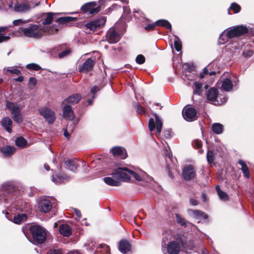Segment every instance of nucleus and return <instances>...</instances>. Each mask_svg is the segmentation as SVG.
Listing matches in <instances>:
<instances>
[{
    "label": "nucleus",
    "instance_id": "f257e3e1",
    "mask_svg": "<svg viewBox=\"0 0 254 254\" xmlns=\"http://www.w3.org/2000/svg\"><path fill=\"white\" fill-rule=\"evenodd\" d=\"M180 250L179 244L176 241L171 231L163 233L161 250L164 254H178Z\"/></svg>",
    "mask_w": 254,
    "mask_h": 254
},
{
    "label": "nucleus",
    "instance_id": "f03ea898",
    "mask_svg": "<svg viewBox=\"0 0 254 254\" xmlns=\"http://www.w3.org/2000/svg\"><path fill=\"white\" fill-rule=\"evenodd\" d=\"M130 174L136 180L140 181L148 177V175L144 172H141V175H138L133 171L130 170L125 167H119L114 171L112 175L114 179L120 181H127L130 179Z\"/></svg>",
    "mask_w": 254,
    "mask_h": 254
},
{
    "label": "nucleus",
    "instance_id": "7ed1b4c3",
    "mask_svg": "<svg viewBox=\"0 0 254 254\" xmlns=\"http://www.w3.org/2000/svg\"><path fill=\"white\" fill-rule=\"evenodd\" d=\"M16 191L13 184L10 182L2 184L0 188V201L7 203L12 199Z\"/></svg>",
    "mask_w": 254,
    "mask_h": 254
},
{
    "label": "nucleus",
    "instance_id": "20e7f679",
    "mask_svg": "<svg viewBox=\"0 0 254 254\" xmlns=\"http://www.w3.org/2000/svg\"><path fill=\"white\" fill-rule=\"evenodd\" d=\"M20 29L22 31L25 37L36 39L42 37L47 31L46 28L36 24H33L28 28H20Z\"/></svg>",
    "mask_w": 254,
    "mask_h": 254
},
{
    "label": "nucleus",
    "instance_id": "39448f33",
    "mask_svg": "<svg viewBox=\"0 0 254 254\" xmlns=\"http://www.w3.org/2000/svg\"><path fill=\"white\" fill-rule=\"evenodd\" d=\"M30 231L33 239L38 244L43 243L46 240L48 231L39 225H33L30 227Z\"/></svg>",
    "mask_w": 254,
    "mask_h": 254
},
{
    "label": "nucleus",
    "instance_id": "423d86ee",
    "mask_svg": "<svg viewBox=\"0 0 254 254\" xmlns=\"http://www.w3.org/2000/svg\"><path fill=\"white\" fill-rule=\"evenodd\" d=\"M6 108L10 111L12 118L15 122L20 123L22 122V116L21 114V107L16 103L7 101Z\"/></svg>",
    "mask_w": 254,
    "mask_h": 254
},
{
    "label": "nucleus",
    "instance_id": "0eeeda50",
    "mask_svg": "<svg viewBox=\"0 0 254 254\" xmlns=\"http://www.w3.org/2000/svg\"><path fill=\"white\" fill-rule=\"evenodd\" d=\"M80 9L84 13L91 15L96 14L100 10V6L95 1L85 3L81 7Z\"/></svg>",
    "mask_w": 254,
    "mask_h": 254
},
{
    "label": "nucleus",
    "instance_id": "6e6552de",
    "mask_svg": "<svg viewBox=\"0 0 254 254\" xmlns=\"http://www.w3.org/2000/svg\"><path fill=\"white\" fill-rule=\"evenodd\" d=\"M154 116L155 120L153 118H150L148 123V127L150 131H153L156 128L157 134L160 133L162 130V123L159 117L156 114H154Z\"/></svg>",
    "mask_w": 254,
    "mask_h": 254
},
{
    "label": "nucleus",
    "instance_id": "1a4fd4ad",
    "mask_svg": "<svg viewBox=\"0 0 254 254\" xmlns=\"http://www.w3.org/2000/svg\"><path fill=\"white\" fill-rule=\"evenodd\" d=\"M248 29L246 26H238L229 30L226 33V38H232L242 36L247 33Z\"/></svg>",
    "mask_w": 254,
    "mask_h": 254
},
{
    "label": "nucleus",
    "instance_id": "9d476101",
    "mask_svg": "<svg viewBox=\"0 0 254 254\" xmlns=\"http://www.w3.org/2000/svg\"><path fill=\"white\" fill-rule=\"evenodd\" d=\"M39 114L42 116L49 124H53L56 119L53 111L47 107H43L39 109Z\"/></svg>",
    "mask_w": 254,
    "mask_h": 254
},
{
    "label": "nucleus",
    "instance_id": "9b49d317",
    "mask_svg": "<svg viewBox=\"0 0 254 254\" xmlns=\"http://www.w3.org/2000/svg\"><path fill=\"white\" fill-rule=\"evenodd\" d=\"M219 92L218 90L212 87L208 89L206 92V97L208 102L215 105H220V103L217 100Z\"/></svg>",
    "mask_w": 254,
    "mask_h": 254
},
{
    "label": "nucleus",
    "instance_id": "f8f14e48",
    "mask_svg": "<svg viewBox=\"0 0 254 254\" xmlns=\"http://www.w3.org/2000/svg\"><path fill=\"white\" fill-rule=\"evenodd\" d=\"M106 21L104 17L92 21L86 24V27L92 31H95L103 27Z\"/></svg>",
    "mask_w": 254,
    "mask_h": 254
},
{
    "label": "nucleus",
    "instance_id": "ddd939ff",
    "mask_svg": "<svg viewBox=\"0 0 254 254\" xmlns=\"http://www.w3.org/2000/svg\"><path fill=\"white\" fill-rule=\"evenodd\" d=\"M183 175L186 181L194 179L196 176V173L193 166L191 165L185 166L183 169Z\"/></svg>",
    "mask_w": 254,
    "mask_h": 254
},
{
    "label": "nucleus",
    "instance_id": "4468645a",
    "mask_svg": "<svg viewBox=\"0 0 254 254\" xmlns=\"http://www.w3.org/2000/svg\"><path fill=\"white\" fill-rule=\"evenodd\" d=\"M121 38V35L115 30L114 27L110 28L107 32L106 40L109 43H116L119 41Z\"/></svg>",
    "mask_w": 254,
    "mask_h": 254
},
{
    "label": "nucleus",
    "instance_id": "2eb2a0df",
    "mask_svg": "<svg viewBox=\"0 0 254 254\" xmlns=\"http://www.w3.org/2000/svg\"><path fill=\"white\" fill-rule=\"evenodd\" d=\"M52 208L51 202L47 199H42L38 203V209L39 211L43 213H47Z\"/></svg>",
    "mask_w": 254,
    "mask_h": 254
},
{
    "label": "nucleus",
    "instance_id": "dca6fc26",
    "mask_svg": "<svg viewBox=\"0 0 254 254\" xmlns=\"http://www.w3.org/2000/svg\"><path fill=\"white\" fill-rule=\"evenodd\" d=\"M183 116L185 120L189 122H191L196 119V111L192 108H189L183 111Z\"/></svg>",
    "mask_w": 254,
    "mask_h": 254
},
{
    "label": "nucleus",
    "instance_id": "f3484780",
    "mask_svg": "<svg viewBox=\"0 0 254 254\" xmlns=\"http://www.w3.org/2000/svg\"><path fill=\"white\" fill-rule=\"evenodd\" d=\"M63 116L67 119L70 120V123H73L72 120L74 118L73 110L70 105L67 104H63Z\"/></svg>",
    "mask_w": 254,
    "mask_h": 254
},
{
    "label": "nucleus",
    "instance_id": "a211bd4d",
    "mask_svg": "<svg viewBox=\"0 0 254 254\" xmlns=\"http://www.w3.org/2000/svg\"><path fill=\"white\" fill-rule=\"evenodd\" d=\"M94 64V61L91 58H89L83 64L79 66V70L80 72L90 71L92 70Z\"/></svg>",
    "mask_w": 254,
    "mask_h": 254
},
{
    "label": "nucleus",
    "instance_id": "6ab92c4d",
    "mask_svg": "<svg viewBox=\"0 0 254 254\" xmlns=\"http://www.w3.org/2000/svg\"><path fill=\"white\" fill-rule=\"evenodd\" d=\"M111 152L112 154L121 159H125L127 157V153L125 148L116 146L112 148Z\"/></svg>",
    "mask_w": 254,
    "mask_h": 254
},
{
    "label": "nucleus",
    "instance_id": "aec40b11",
    "mask_svg": "<svg viewBox=\"0 0 254 254\" xmlns=\"http://www.w3.org/2000/svg\"><path fill=\"white\" fill-rule=\"evenodd\" d=\"M131 249L129 242L126 240H122L119 243V250L123 254H126Z\"/></svg>",
    "mask_w": 254,
    "mask_h": 254
},
{
    "label": "nucleus",
    "instance_id": "412c9836",
    "mask_svg": "<svg viewBox=\"0 0 254 254\" xmlns=\"http://www.w3.org/2000/svg\"><path fill=\"white\" fill-rule=\"evenodd\" d=\"M81 98V96L79 94H75L70 96L65 99L63 102V104H70L73 105L77 103Z\"/></svg>",
    "mask_w": 254,
    "mask_h": 254
},
{
    "label": "nucleus",
    "instance_id": "4be33fe9",
    "mask_svg": "<svg viewBox=\"0 0 254 254\" xmlns=\"http://www.w3.org/2000/svg\"><path fill=\"white\" fill-rule=\"evenodd\" d=\"M64 164L67 169L73 172L79 166L78 162L74 159H68L65 161Z\"/></svg>",
    "mask_w": 254,
    "mask_h": 254
},
{
    "label": "nucleus",
    "instance_id": "5701e85b",
    "mask_svg": "<svg viewBox=\"0 0 254 254\" xmlns=\"http://www.w3.org/2000/svg\"><path fill=\"white\" fill-rule=\"evenodd\" d=\"M1 126L9 133L11 132L12 122L9 117H4L1 120Z\"/></svg>",
    "mask_w": 254,
    "mask_h": 254
},
{
    "label": "nucleus",
    "instance_id": "b1692460",
    "mask_svg": "<svg viewBox=\"0 0 254 254\" xmlns=\"http://www.w3.org/2000/svg\"><path fill=\"white\" fill-rule=\"evenodd\" d=\"M15 151V148L13 146L7 145L3 149H1V152L4 157H9Z\"/></svg>",
    "mask_w": 254,
    "mask_h": 254
},
{
    "label": "nucleus",
    "instance_id": "393cba45",
    "mask_svg": "<svg viewBox=\"0 0 254 254\" xmlns=\"http://www.w3.org/2000/svg\"><path fill=\"white\" fill-rule=\"evenodd\" d=\"M30 9V6L28 4L25 3H18L15 4L14 10L18 12H25Z\"/></svg>",
    "mask_w": 254,
    "mask_h": 254
},
{
    "label": "nucleus",
    "instance_id": "a878e982",
    "mask_svg": "<svg viewBox=\"0 0 254 254\" xmlns=\"http://www.w3.org/2000/svg\"><path fill=\"white\" fill-rule=\"evenodd\" d=\"M59 230L60 234L64 237H69L71 234V229L67 225L62 224L60 225Z\"/></svg>",
    "mask_w": 254,
    "mask_h": 254
},
{
    "label": "nucleus",
    "instance_id": "bb28decb",
    "mask_svg": "<svg viewBox=\"0 0 254 254\" xmlns=\"http://www.w3.org/2000/svg\"><path fill=\"white\" fill-rule=\"evenodd\" d=\"M233 84L232 81L229 78H226L222 81L221 85L222 89L225 91H230L232 90Z\"/></svg>",
    "mask_w": 254,
    "mask_h": 254
},
{
    "label": "nucleus",
    "instance_id": "cd10ccee",
    "mask_svg": "<svg viewBox=\"0 0 254 254\" xmlns=\"http://www.w3.org/2000/svg\"><path fill=\"white\" fill-rule=\"evenodd\" d=\"M76 19V18L75 17L71 16H64L58 18L57 19V22L60 24L67 25L68 23L71 21H74Z\"/></svg>",
    "mask_w": 254,
    "mask_h": 254
},
{
    "label": "nucleus",
    "instance_id": "c85d7f7f",
    "mask_svg": "<svg viewBox=\"0 0 254 254\" xmlns=\"http://www.w3.org/2000/svg\"><path fill=\"white\" fill-rule=\"evenodd\" d=\"M46 14L47 15L46 17L43 18L42 20V24L44 25H49L51 24L53 20L54 16L55 15L56 13L53 12H48Z\"/></svg>",
    "mask_w": 254,
    "mask_h": 254
},
{
    "label": "nucleus",
    "instance_id": "c756f323",
    "mask_svg": "<svg viewBox=\"0 0 254 254\" xmlns=\"http://www.w3.org/2000/svg\"><path fill=\"white\" fill-rule=\"evenodd\" d=\"M212 131L217 134H221L223 131V126L220 123H214L211 127Z\"/></svg>",
    "mask_w": 254,
    "mask_h": 254
},
{
    "label": "nucleus",
    "instance_id": "7c9ffc66",
    "mask_svg": "<svg viewBox=\"0 0 254 254\" xmlns=\"http://www.w3.org/2000/svg\"><path fill=\"white\" fill-rule=\"evenodd\" d=\"M238 163L242 167L241 170L243 172L244 176L247 178H250V172H249L248 167L247 166L246 164L242 160H239L238 161Z\"/></svg>",
    "mask_w": 254,
    "mask_h": 254
},
{
    "label": "nucleus",
    "instance_id": "2f4dec72",
    "mask_svg": "<svg viewBox=\"0 0 254 254\" xmlns=\"http://www.w3.org/2000/svg\"><path fill=\"white\" fill-rule=\"evenodd\" d=\"M113 179L111 177H105L103 179L104 182L108 185L111 186H119L120 185V182L118 181L117 179Z\"/></svg>",
    "mask_w": 254,
    "mask_h": 254
},
{
    "label": "nucleus",
    "instance_id": "473e14b6",
    "mask_svg": "<svg viewBox=\"0 0 254 254\" xmlns=\"http://www.w3.org/2000/svg\"><path fill=\"white\" fill-rule=\"evenodd\" d=\"M190 212H191L193 216L197 219L203 218L204 219H207L208 218L207 214L201 211L190 210Z\"/></svg>",
    "mask_w": 254,
    "mask_h": 254
},
{
    "label": "nucleus",
    "instance_id": "72a5a7b5",
    "mask_svg": "<svg viewBox=\"0 0 254 254\" xmlns=\"http://www.w3.org/2000/svg\"><path fill=\"white\" fill-rule=\"evenodd\" d=\"M27 218V216L25 214H18L14 217L13 222L15 224H19L26 221Z\"/></svg>",
    "mask_w": 254,
    "mask_h": 254
},
{
    "label": "nucleus",
    "instance_id": "f704fd0d",
    "mask_svg": "<svg viewBox=\"0 0 254 254\" xmlns=\"http://www.w3.org/2000/svg\"><path fill=\"white\" fill-rule=\"evenodd\" d=\"M68 177L65 175L53 176L52 181L56 184H59L63 182L64 180H66Z\"/></svg>",
    "mask_w": 254,
    "mask_h": 254
},
{
    "label": "nucleus",
    "instance_id": "c9c22d12",
    "mask_svg": "<svg viewBox=\"0 0 254 254\" xmlns=\"http://www.w3.org/2000/svg\"><path fill=\"white\" fill-rule=\"evenodd\" d=\"M216 190L217 192V194L221 200L223 201L228 200L229 196L228 194L225 192L222 191L219 186H217L216 187Z\"/></svg>",
    "mask_w": 254,
    "mask_h": 254
},
{
    "label": "nucleus",
    "instance_id": "e433bc0d",
    "mask_svg": "<svg viewBox=\"0 0 254 254\" xmlns=\"http://www.w3.org/2000/svg\"><path fill=\"white\" fill-rule=\"evenodd\" d=\"M156 25L157 26H163L167 29H171V24L166 20L160 19L156 21Z\"/></svg>",
    "mask_w": 254,
    "mask_h": 254
},
{
    "label": "nucleus",
    "instance_id": "4c0bfd02",
    "mask_svg": "<svg viewBox=\"0 0 254 254\" xmlns=\"http://www.w3.org/2000/svg\"><path fill=\"white\" fill-rule=\"evenodd\" d=\"M203 84L201 82H195L194 83L193 94L200 95L202 92Z\"/></svg>",
    "mask_w": 254,
    "mask_h": 254
},
{
    "label": "nucleus",
    "instance_id": "58836bf2",
    "mask_svg": "<svg viewBox=\"0 0 254 254\" xmlns=\"http://www.w3.org/2000/svg\"><path fill=\"white\" fill-rule=\"evenodd\" d=\"M176 217L177 223L180 224L181 226L187 227L191 225V223H189L188 221H186L183 218H182L178 214H176Z\"/></svg>",
    "mask_w": 254,
    "mask_h": 254
},
{
    "label": "nucleus",
    "instance_id": "ea45409f",
    "mask_svg": "<svg viewBox=\"0 0 254 254\" xmlns=\"http://www.w3.org/2000/svg\"><path fill=\"white\" fill-rule=\"evenodd\" d=\"M99 90V88L98 86H93L90 89V92L92 94V99H89L87 101L88 105H92L93 102V99L96 97V93Z\"/></svg>",
    "mask_w": 254,
    "mask_h": 254
},
{
    "label": "nucleus",
    "instance_id": "a19ab883",
    "mask_svg": "<svg viewBox=\"0 0 254 254\" xmlns=\"http://www.w3.org/2000/svg\"><path fill=\"white\" fill-rule=\"evenodd\" d=\"M27 144V141L22 136L18 137L15 140V144L18 147L23 148Z\"/></svg>",
    "mask_w": 254,
    "mask_h": 254
},
{
    "label": "nucleus",
    "instance_id": "79ce46f5",
    "mask_svg": "<svg viewBox=\"0 0 254 254\" xmlns=\"http://www.w3.org/2000/svg\"><path fill=\"white\" fill-rule=\"evenodd\" d=\"M230 10H233L234 13H238L240 11L241 7L239 4H237L235 2H233L231 4L230 7H229V8L228 10V12L229 14H230Z\"/></svg>",
    "mask_w": 254,
    "mask_h": 254
},
{
    "label": "nucleus",
    "instance_id": "37998d69",
    "mask_svg": "<svg viewBox=\"0 0 254 254\" xmlns=\"http://www.w3.org/2000/svg\"><path fill=\"white\" fill-rule=\"evenodd\" d=\"M175 38L174 40V46L175 49L178 52L181 51L182 50V43L178 37L177 36H175Z\"/></svg>",
    "mask_w": 254,
    "mask_h": 254
},
{
    "label": "nucleus",
    "instance_id": "c03bdc74",
    "mask_svg": "<svg viewBox=\"0 0 254 254\" xmlns=\"http://www.w3.org/2000/svg\"><path fill=\"white\" fill-rule=\"evenodd\" d=\"M207 160L209 164H211L214 161V153L212 150H208L206 155Z\"/></svg>",
    "mask_w": 254,
    "mask_h": 254
},
{
    "label": "nucleus",
    "instance_id": "a18cd8bd",
    "mask_svg": "<svg viewBox=\"0 0 254 254\" xmlns=\"http://www.w3.org/2000/svg\"><path fill=\"white\" fill-rule=\"evenodd\" d=\"M26 68L29 69L34 70L36 71L39 70L41 68L39 65L35 63H32L27 64Z\"/></svg>",
    "mask_w": 254,
    "mask_h": 254
},
{
    "label": "nucleus",
    "instance_id": "49530a36",
    "mask_svg": "<svg viewBox=\"0 0 254 254\" xmlns=\"http://www.w3.org/2000/svg\"><path fill=\"white\" fill-rule=\"evenodd\" d=\"M70 53H71V50L69 49H66V50L63 51L61 53H60L58 55V57L59 58H61V59L64 58L69 55L70 54Z\"/></svg>",
    "mask_w": 254,
    "mask_h": 254
},
{
    "label": "nucleus",
    "instance_id": "de8ad7c7",
    "mask_svg": "<svg viewBox=\"0 0 254 254\" xmlns=\"http://www.w3.org/2000/svg\"><path fill=\"white\" fill-rule=\"evenodd\" d=\"M135 61L138 64H143L145 62V57L142 55H139L136 57Z\"/></svg>",
    "mask_w": 254,
    "mask_h": 254
},
{
    "label": "nucleus",
    "instance_id": "09e8293b",
    "mask_svg": "<svg viewBox=\"0 0 254 254\" xmlns=\"http://www.w3.org/2000/svg\"><path fill=\"white\" fill-rule=\"evenodd\" d=\"M136 109L137 110V112L138 113L141 115H145V110L144 108L141 105L137 104L136 106Z\"/></svg>",
    "mask_w": 254,
    "mask_h": 254
},
{
    "label": "nucleus",
    "instance_id": "8fccbe9b",
    "mask_svg": "<svg viewBox=\"0 0 254 254\" xmlns=\"http://www.w3.org/2000/svg\"><path fill=\"white\" fill-rule=\"evenodd\" d=\"M253 54V52L251 50H248L246 51H244L243 53V56L246 58H250Z\"/></svg>",
    "mask_w": 254,
    "mask_h": 254
},
{
    "label": "nucleus",
    "instance_id": "3c124183",
    "mask_svg": "<svg viewBox=\"0 0 254 254\" xmlns=\"http://www.w3.org/2000/svg\"><path fill=\"white\" fill-rule=\"evenodd\" d=\"M7 71L12 73H13V74H15L16 75H19L21 74V71L20 70H19V69H16V68H13V69H7Z\"/></svg>",
    "mask_w": 254,
    "mask_h": 254
},
{
    "label": "nucleus",
    "instance_id": "603ef678",
    "mask_svg": "<svg viewBox=\"0 0 254 254\" xmlns=\"http://www.w3.org/2000/svg\"><path fill=\"white\" fill-rule=\"evenodd\" d=\"M24 23H25V21L20 19H17V20H15L13 21V24L14 25H16V26L22 25Z\"/></svg>",
    "mask_w": 254,
    "mask_h": 254
},
{
    "label": "nucleus",
    "instance_id": "864d4df0",
    "mask_svg": "<svg viewBox=\"0 0 254 254\" xmlns=\"http://www.w3.org/2000/svg\"><path fill=\"white\" fill-rule=\"evenodd\" d=\"M37 83V80L34 77H30L29 80V84L30 85L35 86Z\"/></svg>",
    "mask_w": 254,
    "mask_h": 254
},
{
    "label": "nucleus",
    "instance_id": "5fc2aeb1",
    "mask_svg": "<svg viewBox=\"0 0 254 254\" xmlns=\"http://www.w3.org/2000/svg\"><path fill=\"white\" fill-rule=\"evenodd\" d=\"M156 23H152V24H149L147 25H146L145 27V29L146 30H151L154 28V27L156 26Z\"/></svg>",
    "mask_w": 254,
    "mask_h": 254
},
{
    "label": "nucleus",
    "instance_id": "6e6d98bb",
    "mask_svg": "<svg viewBox=\"0 0 254 254\" xmlns=\"http://www.w3.org/2000/svg\"><path fill=\"white\" fill-rule=\"evenodd\" d=\"M9 39V36H5L3 34H0V43L4 41H7Z\"/></svg>",
    "mask_w": 254,
    "mask_h": 254
},
{
    "label": "nucleus",
    "instance_id": "4d7b16f0",
    "mask_svg": "<svg viewBox=\"0 0 254 254\" xmlns=\"http://www.w3.org/2000/svg\"><path fill=\"white\" fill-rule=\"evenodd\" d=\"M224 36V32L220 35L219 39V43L221 44H223L225 43V39L223 38Z\"/></svg>",
    "mask_w": 254,
    "mask_h": 254
},
{
    "label": "nucleus",
    "instance_id": "13d9d810",
    "mask_svg": "<svg viewBox=\"0 0 254 254\" xmlns=\"http://www.w3.org/2000/svg\"><path fill=\"white\" fill-rule=\"evenodd\" d=\"M49 254H62L60 250H51L49 252Z\"/></svg>",
    "mask_w": 254,
    "mask_h": 254
},
{
    "label": "nucleus",
    "instance_id": "bf43d9fd",
    "mask_svg": "<svg viewBox=\"0 0 254 254\" xmlns=\"http://www.w3.org/2000/svg\"><path fill=\"white\" fill-rule=\"evenodd\" d=\"M73 210L74 212H75V214L76 215V216L79 218L81 217V214L80 210H79L78 209H77L76 208H73Z\"/></svg>",
    "mask_w": 254,
    "mask_h": 254
},
{
    "label": "nucleus",
    "instance_id": "052dcab7",
    "mask_svg": "<svg viewBox=\"0 0 254 254\" xmlns=\"http://www.w3.org/2000/svg\"><path fill=\"white\" fill-rule=\"evenodd\" d=\"M4 6L6 8L7 6L8 8H11L13 7V3L10 1V0H9L8 2L6 4H4Z\"/></svg>",
    "mask_w": 254,
    "mask_h": 254
},
{
    "label": "nucleus",
    "instance_id": "680f3d73",
    "mask_svg": "<svg viewBox=\"0 0 254 254\" xmlns=\"http://www.w3.org/2000/svg\"><path fill=\"white\" fill-rule=\"evenodd\" d=\"M190 204L192 205H196L197 204V201L195 199L190 198Z\"/></svg>",
    "mask_w": 254,
    "mask_h": 254
},
{
    "label": "nucleus",
    "instance_id": "e2e57ef3",
    "mask_svg": "<svg viewBox=\"0 0 254 254\" xmlns=\"http://www.w3.org/2000/svg\"><path fill=\"white\" fill-rule=\"evenodd\" d=\"M120 6L117 4H113V5L110 8V9H112V10L113 9H118V8H120Z\"/></svg>",
    "mask_w": 254,
    "mask_h": 254
},
{
    "label": "nucleus",
    "instance_id": "0e129e2a",
    "mask_svg": "<svg viewBox=\"0 0 254 254\" xmlns=\"http://www.w3.org/2000/svg\"><path fill=\"white\" fill-rule=\"evenodd\" d=\"M68 129H65L64 131V135L65 136V137H66L67 138H68L70 136V134L69 133H68V130H67Z\"/></svg>",
    "mask_w": 254,
    "mask_h": 254
},
{
    "label": "nucleus",
    "instance_id": "69168bd1",
    "mask_svg": "<svg viewBox=\"0 0 254 254\" xmlns=\"http://www.w3.org/2000/svg\"><path fill=\"white\" fill-rule=\"evenodd\" d=\"M15 80L17 81L22 82L23 80V77L20 76L18 78H15Z\"/></svg>",
    "mask_w": 254,
    "mask_h": 254
},
{
    "label": "nucleus",
    "instance_id": "338daca9",
    "mask_svg": "<svg viewBox=\"0 0 254 254\" xmlns=\"http://www.w3.org/2000/svg\"><path fill=\"white\" fill-rule=\"evenodd\" d=\"M196 145L197 146L198 148H200L201 146V142L200 141L196 140L195 141Z\"/></svg>",
    "mask_w": 254,
    "mask_h": 254
},
{
    "label": "nucleus",
    "instance_id": "774afa93",
    "mask_svg": "<svg viewBox=\"0 0 254 254\" xmlns=\"http://www.w3.org/2000/svg\"><path fill=\"white\" fill-rule=\"evenodd\" d=\"M7 29V27L6 26H5V27H0V32H4Z\"/></svg>",
    "mask_w": 254,
    "mask_h": 254
}]
</instances>
